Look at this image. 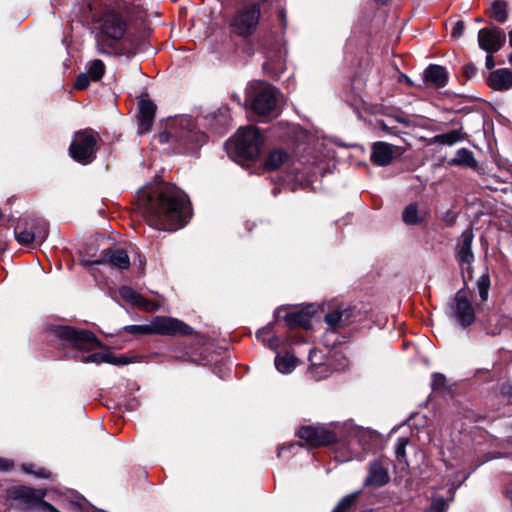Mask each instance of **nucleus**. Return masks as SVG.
<instances>
[{
	"instance_id": "obj_1",
	"label": "nucleus",
	"mask_w": 512,
	"mask_h": 512,
	"mask_svg": "<svg viewBox=\"0 0 512 512\" xmlns=\"http://www.w3.org/2000/svg\"><path fill=\"white\" fill-rule=\"evenodd\" d=\"M137 209L149 226L162 231L178 230L191 217L187 196L170 183L148 185L140 189Z\"/></svg>"
},
{
	"instance_id": "obj_2",
	"label": "nucleus",
	"mask_w": 512,
	"mask_h": 512,
	"mask_svg": "<svg viewBox=\"0 0 512 512\" xmlns=\"http://www.w3.org/2000/svg\"><path fill=\"white\" fill-rule=\"evenodd\" d=\"M97 47L101 53L115 54L118 44L122 40L127 23L121 12L112 7L104 8L95 16Z\"/></svg>"
},
{
	"instance_id": "obj_3",
	"label": "nucleus",
	"mask_w": 512,
	"mask_h": 512,
	"mask_svg": "<svg viewBox=\"0 0 512 512\" xmlns=\"http://www.w3.org/2000/svg\"><path fill=\"white\" fill-rule=\"evenodd\" d=\"M157 139L161 144L174 143L180 152H193L206 142V135L196 129L191 118L181 117L173 120Z\"/></svg>"
},
{
	"instance_id": "obj_4",
	"label": "nucleus",
	"mask_w": 512,
	"mask_h": 512,
	"mask_svg": "<svg viewBox=\"0 0 512 512\" xmlns=\"http://www.w3.org/2000/svg\"><path fill=\"white\" fill-rule=\"evenodd\" d=\"M55 335L60 340L63 348L74 349L78 352L94 351L101 346L95 334L84 329L59 326L55 329Z\"/></svg>"
},
{
	"instance_id": "obj_5",
	"label": "nucleus",
	"mask_w": 512,
	"mask_h": 512,
	"mask_svg": "<svg viewBox=\"0 0 512 512\" xmlns=\"http://www.w3.org/2000/svg\"><path fill=\"white\" fill-rule=\"evenodd\" d=\"M261 8L258 3H250L236 10L229 21L230 32L233 35L247 39L252 36L259 25Z\"/></svg>"
},
{
	"instance_id": "obj_6",
	"label": "nucleus",
	"mask_w": 512,
	"mask_h": 512,
	"mask_svg": "<svg viewBox=\"0 0 512 512\" xmlns=\"http://www.w3.org/2000/svg\"><path fill=\"white\" fill-rule=\"evenodd\" d=\"M322 351L312 350L309 353V373L315 380H322L331 375L333 371H340L347 367L348 360L341 353L335 352L326 358Z\"/></svg>"
},
{
	"instance_id": "obj_7",
	"label": "nucleus",
	"mask_w": 512,
	"mask_h": 512,
	"mask_svg": "<svg viewBox=\"0 0 512 512\" xmlns=\"http://www.w3.org/2000/svg\"><path fill=\"white\" fill-rule=\"evenodd\" d=\"M98 134L92 129H84L75 133L69 153L71 157L81 163L89 164L95 158Z\"/></svg>"
},
{
	"instance_id": "obj_8",
	"label": "nucleus",
	"mask_w": 512,
	"mask_h": 512,
	"mask_svg": "<svg viewBox=\"0 0 512 512\" xmlns=\"http://www.w3.org/2000/svg\"><path fill=\"white\" fill-rule=\"evenodd\" d=\"M263 142L260 131L254 126H249L237 131L233 143L240 157L255 160L261 153Z\"/></svg>"
},
{
	"instance_id": "obj_9",
	"label": "nucleus",
	"mask_w": 512,
	"mask_h": 512,
	"mask_svg": "<svg viewBox=\"0 0 512 512\" xmlns=\"http://www.w3.org/2000/svg\"><path fill=\"white\" fill-rule=\"evenodd\" d=\"M298 436L311 447L327 446L337 440V432L334 426L309 425L298 431Z\"/></svg>"
},
{
	"instance_id": "obj_10",
	"label": "nucleus",
	"mask_w": 512,
	"mask_h": 512,
	"mask_svg": "<svg viewBox=\"0 0 512 512\" xmlns=\"http://www.w3.org/2000/svg\"><path fill=\"white\" fill-rule=\"evenodd\" d=\"M276 92L274 87L267 83H259L254 87L251 108L258 115L270 114L276 107Z\"/></svg>"
},
{
	"instance_id": "obj_11",
	"label": "nucleus",
	"mask_w": 512,
	"mask_h": 512,
	"mask_svg": "<svg viewBox=\"0 0 512 512\" xmlns=\"http://www.w3.org/2000/svg\"><path fill=\"white\" fill-rule=\"evenodd\" d=\"M153 334L162 336H188L193 333V329L183 321L167 317L156 316L152 320Z\"/></svg>"
},
{
	"instance_id": "obj_12",
	"label": "nucleus",
	"mask_w": 512,
	"mask_h": 512,
	"mask_svg": "<svg viewBox=\"0 0 512 512\" xmlns=\"http://www.w3.org/2000/svg\"><path fill=\"white\" fill-rule=\"evenodd\" d=\"M453 316L462 327L470 326L475 320V312L471 303V293L460 289L454 297L452 306Z\"/></svg>"
},
{
	"instance_id": "obj_13",
	"label": "nucleus",
	"mask_w": 512,
	"mask_h": 512,
	"mask_svg": "<svg viewBox=\"0 0 512 512\" xmlns=\"http://www.w3.org/2000/svg\"><path fill=\"white\" fill-rule=\"evenodd\" d=\"M506 42V35L499 27H486L478 32V45L486 53L498 52Z\"/></svg>"
},
{
	"instance_id": "obj_14",
	"label": "nucleus",
	"mask_w": 512,
	"mask_h": 512,
	"mask_svg": "<svg viewBox=\"0 0 512 512\" xmlns=\"http://www.w3.org/2000/svg\"><path fill=\"white\" fill-rule=\"evenodd\" d=\"M138 108V133L145 134L152 127L156 105L149 99H141Z\"/></svg>"
},
{
	"instance_id": "obj_15",
	"label": "nucleus",
	"mask_w": 512,
	"mask_h": 512,
	"mask_svg": "<svg viewBox=\"0 0 512 512\" xmlns=\"http://www.w3.org/2000/svg\"><path fill=\"white\" fill-rule=\"evenodd\" d=\"M397 150V147L389 143L375 142L371 148V161L377 166H387L392 162Z\"/></svg>"
},
{
	"instance_id": "obj_16",
	"label": "nucleus",
	"mask_w": 512,
	"mask_h": 512,
	"mask_svg": "<svg viewBox=\"0 0 512 512\" xmlns=\"http://www.w3.org/2000/svg\"><path fill=\"white\" fill-rule=\"evenodd\" d=\"M98 264H108L111 267L118 269H128L130 266V259L127 252L119 248H111L103 251L101 258L97 261Z\"/></svg>"
},
{
	"instance_id": "obj_17",
	"label": "nucleus",
	"mask_w": 512,
	"mask_h": 512,
	"mask_svg": "<svg viewBox=\"0 0 512 512\" xmlns=\"http://www.w3.org/2000/svg\"><path fill=\"white\" fill-rule=\"evenodd\" d=\"M79 361L83 363H109L116 366H123L132 363L134 360L126 355L116 356L113 353H92L88 356L82 355L80 357L75 356Z\"/></svg>"
},
{
	"instance_id": "obj_18",
	"label": "nucleus",
	"mask_w": 512,
	"mask_h": 512,
	"mask_svg": "<svg viewBox=\"0 0 512 512\" xmlns=\"http://www.w3.org/2000/svg\"><path fill=\"white\" fill-rule=\"evenodd\" d=\"M353 310L351 308L339 306L325 315V322L333 331H337L348 326L351 323Z\"/></svg>"
},
{
	"instance_id": "obj_19",
	"label": "nucleus",
	"mask_w": 512,
	"mask_h": 512,
	"mask_svg": "<svg viewBox=\"0 0 512 512\" xmlns=\"http://www.w3.org/2000/svg\"><path fill=\"white\" fill-rule=\"evenodd\" d=\"M473 238V232L469 229L465 230L459 238L457 256L461 266L466 264L468 267H470L471 263L474 261V254L471 248ZM467 269L468 273L470 274L469 268Z\"/></svg>"
},
{
	"instance_id": "obj_20",
	"label": "nucleus",
	"mask_w": 512,
	"mask_h": 512,
	"mask_svg": "<svg viewBox=\"0 0 512 512\" xmlns=\"http://www.w3.org/2000/svg\"><path fill=\"white\" fill-rule=\"evenodd\" d=\"M487 83L493 90H508L512 87V72L507 68L495 70L490 73Z\"/></svg>"
},
{
	"instance_id": "obj_21",
	"label": "nucleus",
	"mask_w": 512,
	"mask_h": 512,
	"mask_svg": "<svg viewBox=\"0 0 512 512\" xmlns=\"http://www.w3.org/2000/svg\"><path fill=\"white\" fill-rule=\"evenodd\" d=\"M424 81L435 88H442L447 84L448 73L439 65H429L424 71Z\"/></svg>"
},
{
	"instance_id": "obj_22",
	"label": "nucleus",
	"mask_w": 512,
	"mask_h": 512,
	"mask_svg": "<svg viewBox=\"0 0 512 512\" xmlns=\"http://www.w3.org/2000/svg\"><path fill=\"white\" fill-rule=\"evenodd\" d=\"M15 237L21 245H28L35 241L31 218L24 219L18 223L15 228Z\"/></svg>"
},
{
	"instance_id": "obj_23",
	"label": "nucleus",
	"mask_w": 512,
	"mask_h": 512,
	"mask_svg": "<svg viewBox=\"0 0 512 512\" xmlns=\"http://www.w3.org/2000/svg\"><path fill=\"white\" fill-rule=\"evenodd\" d=\"M389 481L387 470L377 462H374L365 480L366 485L383 486Z\"/></svg>"
},
{
	"instance_id": "obj_24",
	"label": "nucleus",
	"mask_w": 512,
	"mask_h": 512,
	"mask_svg": "<svg viewBox=\"0 0 512 512\" xmlns=\"http://www.w3.org/2000/svg\"><path fill=\"white\" fill-rule=\"evenodd\" d=\"M462 140H464V134L461 129H456L447 133L435 135L431 139V143L452 146Z\"/></svg>"
},
{
	"instance_id": "obj_25",
	"label": "nucleus",
	"mask_w": 512,
	"mask_h": 512,
	"mask_svg": "<svg viewBox=\"0 0 512 512\" xmlns=\"http://www.w3.org/2000/svg\"><path fill=\"white\" fill-rule=\"evenodd\" d=\"M452 166H465V167H476L477 162L473 156V153L466 149H459L454 158L449 162Z\"/></svg>"
},
{
	"instance_id": "obj_26",
	"label": "nucleus",
	"mask_w": 512,
	"mask_h": 512,
	"mask_svg": "<svg viewBox=\"0 0 512 512\" xmlns=\"http://www.w3.org/2000/svg\"><path fill=\"white\" fill-rule=\"evenodd\" d=\"M289 325L299 326L305 329L311 327V315L307 311L289 313L286 317Z\"/></svg>"
},
{
	"instance_id": "obj_27",
	"label": "nucleus",
	"mask_w": 512,
	"mask_h": 512,
	"mask_svg": "<svg viewBox=\"0 0 512 512\" xmlns=\"http://www.w3.org/2000/svg\"><path fill=\"white\" fill-rule=\"evenodd\" d=\"M288 160V154L282 150H273L269 153L265 167L268 170H276Z\"/></svg>"
},
{
	"instance_id": "obj_28",
	"label": "nucleus",
	"mask_w": 512,
	"mask_h": 512,
	"mask_svg": "<svg viewBox=\"0 0 512 512\" xmlns=\"http://www.w3.org/2000/svg\"><path fill=\"white\" fill-rule=\"evenodd\" d=\"M403 221L408 225L419 224L424 221L425 215L418 211L416 204L408 205L403 211Z\"/></svg>"
},
{
	"instance_id": "obj_29",
	"label": "nucleus",
	"mask_w": 512,
	"mask_h": 512,
	"mask_svg": "<svg viewBox=\"0 0 512 512\" xmlns=\"http://www.w3.org/2000/svg\"><path fill=\"white\" fill-rule=\"evenodd\" d=\"M489 16L496 21L503 23L508 18L507 4L504 0H496L491 4Z\"/></svg>"
},
{
	"instance_id": "obj_30",
	"label": "nucleus",
	"mask_w": 512,
	"mask_h": 512,
	"mask_svg": "<svg viewBox=\"0 0 512 512\" xmlns=\"http://www.w3.org/2000/svg\"><path fill=\"white\" fill-rule=\"evenodd\" d=\"M297 365V360L293 355L285 354L283 356L278 355L275 358V366L281 373H290Z\"/></svg>"
},
{
	"instance_id": "obj_31",
	"label": "nucleus",
	"mask_w": 512,
	"mask_h": 512,
	"mask_svg": "<svg viewBox=\"0 0 512 512\" xmlns=\"http://www.w3.org/2000/svg\"><path fill=\"white\" fill-rule=\"evenodd\" d=\"M35 241L42 243L48 235V226L46 221L38 218H31Z\"/></svg>"
},
{
	"instance_id": "obj_32",
	"label": "nucleus",
	"mask_w": 512,
	"mask_h": 512,
	"mask_svg": "<svg viewBox=\"0 0 512 512\" xmlns=\"http://www.w3.org/2000/svg\"><path fill=\"white\" fill-rule=\"evenodd\" d=\"M105 72V65L103 61L96 59L93 60L88 67V75L91 80L99 81Z\"/></svg>"
},
{
	"instance_id": "obj_33",
	"label": "nucleus",
	"mask_w": 512,
	"mask_h": 512,
	"mask_svg": "<svg viewBox=\"0 0 512 512\" xmlns=\"http://www.w3.org/2000/svg\"><path fill=\"white\" fill-rule=\"evenodd\" d=\"M124 331L133 335H152V321L144 325H128L124 327Z\"/></svg>"
},
{
	"instance_id": "obj_34",
	"label": "nucleus",
	"mask_w": 512,
	"mask_h": 512,
	"mask_svg": "<svg viewBox=\"0 0 512 512\" xmlns=\"http://www.w3.org/2000/svg\"><path fill=\"white\" fill-rule=\"evenodd\" d=\"M489 288L490 277L488 274H483L477 281V289L482 301H486L488 299Z\"/></svg>"
},
{
	"instance_id": "obj_35",
	"label": "nucleus",
	"mask_w": 512,
	"mask_h": 512,
	"mask_svg": "<svg viewBox=\"0 0 512 512\" xmlns=\"http://www.w3.org/2000/svg\"><path fill=\"white\" fill-rule=\"evenodd\" d=\"M119 295L123 300L127 303L135 305L137 300L139 299L140 294L137 293L134 289L128 286H123L119 289Z\"/></svg>"
},
{
	"instance_id": "obj_36",
	"label": "nucleus",
	"mask_w": 512,
	"mask_h": 512,
	"mask_svg": "<svg viewBox=\"0 0 512 512\" xmlns=\"http://www.w3.org/2000/svg\"><path fill=\"white\" fill-rule=\"evenodd\" d=\"M357 499V494H350L345 496L338 505L334 508L332 512H346L349 508H351Z\"/></svg>"
},
{
	"instance_id": "obj_37",
	"label": "nucleus",
	"mask_w": 512,
	"mask_h": 512,
	"mask_svg": "<svg viewBox=\"0 0 512 512\" xmlns=\"http://www.w3.org/2000/svg\"><path fill=\"white\" fill-rule=\"evenodd\" d=\"M135 306L139 307L140 309H142L143 311H146V312H152V311L158 310L160 307V305L157 304L156 302L151 301L147 298H144L141 295L139 296V299L137 300Z\"/></svg>"
},
{
	"instance_id": "obj_38",
	"label": "nucleus",
	"mask_w": 512,
	"mask_h": 512,
	"mask_svg": "<svg viewBox=\"0 0 512 512\" xmlns=\"http://www.w3.org/2000/svg\"><path fill=\"white\" fill-rule=\"evenodd\" d=\"M409 440L406 437H401L397 440L395 445V455L399 461H402L406 457V446Z\"/></svg>"
},
{
	"instance_id": "obj_39",
	"label": "nucleus",
	"mask_w": 512,
	"mask_h": 512,
	"mask_svg": "<svg viewBox=\"0 0 512 512\" xmlns=\"http://www.w3.org/2000/svg\"><path fill=\"white\" fill-rule=\"evenodd\" d=\"M35 466L33 464H25L23 465V470L26 472V473H29V474H34L35 476L39 477V478H49L50 477V472L44 468H37V469H34Z\"/></svg>"
},
{
	"instance_id": "obj_40",
	"label": "nucleus",
	"mask_w": 512,
	"mask_h": 512,
	"mask_svg": "<svg viewBox=\"0 0 512 512\" xmlns=\"http://www.w3.org/2000/svg\"><path fill=\"white\" fill-rule=\"evenodd\" d=\"M257 337L262 339L263 341L269 342V347L275 349L276 346L274 344V341H276L275 337L271 334V331L269 328H263L257 332Z\"/></svg>"
},
{
	"instance_id": "obj_41",
	"label": "nucleus",
	"mask_w": 512,
	"mask_h": 512,
	"mask_svg": "<svg viewBox=\"0 0 512 512\" xmlns=\"http://www.w3.org/2000/svg\"><path fill=\"white\" fill-rule=\"evenodd\" d=\"M446 501L443 498L434 499L425 512H445Z\"/></svg>"
},
{
	"instance_id": "obj_42",
	"label": "nucleus",
	"mask_w": 512,
	"mask_h": 512,
	"mask_svg": "<svg viewBox=\"0 0 512 512\" xmlns=\"http://www.w3.org/2000/svg\"><path fill=\"white\" fill-rule=\"evenodd\" d=\"M89 75H86V74H81L77 77L76 81H75V88L77 89H85L88 87L89 85Z\"/></svg>"
},
{
	"instance_id": "obj_43",
	"label": "nucleus",
	"mask_w": 512,
	"mask_h": 512,
	"mask_svg": "<svg viewBox=\"0 0 512 512\" xmlns=\"http://www.w3.org/2000/svg\"><path fill=\"white\" fill-rule=\"evenodd\" d=\"M464 28H465V26H464L463 21L455 22L453 25L452 31H451L452 37L459 38L464 32Z\"/></svg>"
},
{
	"instance_id": "obj_44",
	"label": "nucleus",
	"mask_w": 512,
	"mask_h": 512,
	"mask_svg": "<svg viewBox=\"0 0 512 512\" xmlns=\"http://www.w3.org/2000/svg\"><path fill=\"white\" fill-rule=\"evenodd\" d=\"M463 73L465 74V76L470 79L472 77H474L477 73V68L474 64L472 63H469V64H466L464 65L463 67Z\"/></svg>"
},
{
	"instance_id": "obj_45",
	"label": "nucleus",
	"mask_w": 512,
	"mask_h": 512,
	"mask_svg": "<svg viewBox=\"0 0 512 512\" xmlns=\"http://www.w3.org/2000/svg\"><path fill=\"white\" fill-rule=\"evenodd\" d=\"M12 467H13L12 461H10L8 459L0 458V471H8Z\"/></svg>"
},
{
	"instance_id": "obj_46",
	"label": "nucleus",
	"mask_w": 512,
	"mask_h": 512,
	"mask_svg": "<svg viewBox=\"0 0 512 512\" xmlns=\"http://www.w3.org/2000/svg\"><path fill=\"white\" fill-rule=\"evenodd\" d=\"M493 54L494 53H487V56H486L485 65H486V68L489 70H491L495 66Z\"/></svg>"
},
{
	"instance_id": "obj_47",
	"label": "nucleus",
	"mask_w": 512,
	"mask_h": 512,
	"mask_svg": "<svg viewBox=\"0 0 512 512\" xmlns=\"http://www.w3.org/2000/svg\"><path fill=\"white\" fill-rule=\"evenodd\" d=\"M394 119L397 122H400V123L404 124L405 126H409L410 125V121L407 118H405V117L395 116Z\"/></svg>"
},
{
	"instance_id": "obj_48",
	"label": "nucleus",
	"mask_w": 512,
	"mask_h": 512,
	"mask_svg": "<svg viewBox=\"0 0 512 512\" xmlns=\"http://www.w3.org/2000/svg\"><path fill=\"white\" fill-rule=\"evenodd\" d=\"M381 127H382V129H383L385 132H387V133H389V134L396 135V131H395L392 127H389L387 124L382 123V124H381Z\"/></svg>"
},
{
	"instance_id": "obj_49",
	"label": "nucleus",
	"mask_w": 512,
	"mask_h": 512,
	"mask_svg": "<svg viewBox=\"0 0 512 512\" xmlns=\"http://www.w3.org/2000/svg\"><path fill=\"white\" fill-rule=\"evenodd\" d=\"M509 45L512 48V30L509 32Z\"/></svg>"
},
{
	"instance_id": "obj_50",
	"label": "nucleus",
	"mask_w": 512,
	"mask_h": 512,
	"mask_svg": "<svg viewBox=\"0 0 512 512\" xmlns=\"http://www.w3.org/2000/svg\"><path fill=\"white\" fill-rule=\"evenodd\" d=\"M282 449H283V448H279V450H278V456H279V457L281 456Z\"/></svg>"
},
{
	"instance_id": "obj_51",
	"label": "nucleus",
	"mask_w": 512,
	"mask_h": 512,
	"mask_svg": "<svg viewBox=\"0 0 512 512\" xmlns=\"http://www.w3.org/2000/svg\"><path fill=\"white\" fill-rule=\"evenodd\" d=\"M509 62H510V64H512V53L509 56Z\"/></svg>"
},
{
	"instance_id": "obj_52",
	"label": "nucleus",
	"mask_w": 512,
	"mask_h": 512,
	"mask_svg": "<svg viewBox=\"0 0 512 512\" xmlns=\"http://www.w3.org/2000/svg\"><path fill=\"white\" fill-rule=\"evenodd\" d=\"M377 1H378V2H382V3H383L385 0H377Z\"/></svg>"
}]
</instances>
